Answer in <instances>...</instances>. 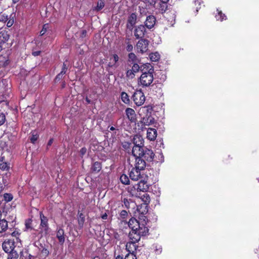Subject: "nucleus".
I'll return each mask as SVG.
<instances>
[{
  "label": "nucleus",
  "mask_w": 259,
  "mask_h": 259,
  "mask_svg": "<svg viewBox=\"0 0 259 259\" xmlns=\"http://www.w3.org/2000/svg\"><path fill=\"white\" fill-rule=\"evenodd\" d=\"M129 227L132 229L128 234L131 241L126 244V249L128 253H133L136 250L138 246L136 243L139 242L141 237L146 236L149 231L147 227L144 224H141L135 218H131L128 222Z\"/></svg>",
  "instance_id": "nucleus-1"
},
{
  "label": "nucleus",
  "mask_w": 259,
  "mask_h": 259,
  "mask_svg": "<svg viewBox=\"0 0 259 259\" xmlns=\"http://www.w3.org/2000/svg\"><path fill=\"white\" fill-rule=\"evenodd\" d=\"M142 74L138 81L140 85L143 87H149L153 81L154 77L153 73L154 69L153 66L150 64H144L141 67Z\"/></svg>",
  "instance_id": "nucleus-2"
},
{
  "label": "nucleus",
  "mask_w": 259,
  "mask_h": 259,
  "mask_svg": "<svg viewBox=\"0 0 259 259\" xmlns=\"http://www.w3.org/2000/svg\"><path fill=\"white\" fill-rule=\"evenodd\" d=\"M132 99L137 106H140L144 103L145 97L141 90H137L133 94Z\"/></svg>",
  "instance_id": "nucleus-3"
},
{
  "label": "nucleus",
  "mask_w": 259,
  "mask_h": 259,
  "mask_svg": "<svg viewBox=\"0 0 259 259\" xmlns=\"http://www.w3.org/2000/svg\"><path fill=\"white\" fill-rule=\"evenodd\" d=\"M3 248L7 253H11L12 255L15 253V256L14 258L16 259L17 253L16 251L14 252L15 248V243L14 241L8 240L4 241L3 243ZM11 259H12V258H11Z\"/></svg>",
  "instance_id": "nucleus-4"
},
{
  "label": "nucleus",
  "mask_w": 259,
  "mask_h": 259,
  "mask_svg": "<svg viewBox=\"0 0 259 259\" xmlns=\"http://www.w3.org/2000/svg\"><path fill=\"white\" fill-rule=\"evenodd\" d=\"M149 41L146 39L139 40L136 45V49L138 52L143 54L148 50Z\"/></svg>",
  "instance_id": "nucleus-5"
},
{
  "label": "nucleus",
  "mask_w": 259,
  "mask_h": 259,
  "mask_svg": "<svg viewBox=\"0 0 259 259\" xmlns=\"http://www.w3.org/2000/svg\"><path fill=\"white\" fill-rule=\"evenodd\" d=\"M40 229L42 233L44 232L45 234H47L49 231V225H48V219L45 217L42 212L40 213Z\"/></svg>",
  "instance_id": "nucleus-6"
},
{
  "label": "nucleus",
  "mask_w": 259,
  "mask_h": 259,
  "mask_svg": "<svg viewBox=\"0 0 259 259\" xmlns=\"http://www.w3.org/2000/svg\"><path fill=\"white\" fill-rule=\"evenodd\" d=\"M130 179L134 181H138L143 178V175L141 174V171L133 168L129 174Z\"/></svg>",
  "instance_id": "nucleus-7"
},
{
  "label": "nucleus",
  "mask_w": 259,
  "mask_h": 259,
  "mask_svg": "<svg viewBox=\"0 0 259 259\" xmlns=\"http://www.w3.org/2000/svg\"><path fill=\"white\" fill-rule=\"evenodd\" d=\"M146 32L145 27L143 25H140L137 27L134 31L135 36L137 38H142Z\"/></svg>",
  "instance_id": "nucleus-8"
},
{
  "label": "nucleus",
  "mask_w": 259,
  "mask_h": 259,
  "mask_svg": "<svg viewBox=\"0 0 259 259\" xmlns=\"http://www.w3.org/2000/svg\"><path fill=\"white\" fill-rule=\"evenodd\" d=\"M141 157L145 160L152 161L154 159V154L151 150L145 148Z\"/></svg>",
  "instance_id": "nucleus-9"
},
{
  "label": "nucleus",
  "mask_w": 259,
  "mask_h": 259,
  "mask_svg": "<svg viewBox=\"0 0 259 259\" xmlns=\"http://www.w3.org/2000/svg\"><path fill=\"white\" fill-rule=\"evenodd\" d=\"M137 17L136 13H132L129 16L126 24V26L128 29H132L133 28L134 26L137 23Z\"/></svg>",
  "instance_id": "nucleus-10"
},
{
  "label": "nucleus",
  "mask_w": 259,
  "mask_h": 259,
  "mask_svg": "<svg viewBox=\"0 0 259 259\" xmlns=\"http://www.w3.org/2000/svg\"><path fill=\"white\" fill-rule=\"evenodd\" d=\"M155 17L153 15H149L147 17L146 20L145 21V26L148 29H150L154 27V25L155 24Z\"/></svg>",
  "instance_id": "nucleus-11"
},
{
  "label": "nucleus",
  "mask_w": 259,
  "mask_h": 259,
  "mask_svg": "<svg viewBox=\"0 0 259 259\" xmlns=\"http://www.w3.org/2000/svg\"><path fill=\"white\" fill-rule=\"evenodd\" d=\"M145 149L144 147L134 146L132 150V154L136 157H141L143 155L144 151Z\"/></svg>",
  "instance_id": "nucleus-12"
},
{
  "label": "nucleus",
  "mask_w": 259,
  "mask_h": 259,
  "mask_svg": "<svg viewBox=\"0 0 259 259\" xmlns=\"http://www.w3.org/2000/svg\"><path fill=\"white\" fill-rule=\"evenodd\" d=\"M136 188L138 191L146 192L149 189L148 185L147 182L141 180L136 185Z\"/></svg>",
  "instance_id": "nucleus-13"
},
{
  "label": "nucleus",
  "mask_w": 259,
  "mask_h": 259,
  "mask_svg": "<svg viewBox=\"0 0 259 259\" xmlns=\"http://www.w3.org/2000/svg\"><path fill=\"white\" fill-rule=\"evenodd\" d=\"M136 165L135 168H136L140 171L143 170L146 167L145 160L142 157L136 158Z\"/></svg>",
  "instance_id": "nucleus-14"
},
{
  "label": "nucleus",
  "mask_w": 259,
  "mask_h": 259,
  "mask_svg": "<svg viewBox=\"0 0 259 259\" xmlns=\"http://www.w3.org/2000/svg\"><path fill=\"white\" fill-rule=\"evenodd\" d=\"M141 122L143 125L149 126L154 123L155 119L151 116H146L142 118Z\"/></svg>",
  "instance_id": "nucleus-15"
},
{
  "label": "nucleus",
  "mask_w": 259,
  "mask_h": 259,
  "mask_svg": "<svg viewBox=\"0 0 259 259\" xmlns=\"http://www.w3.org/2000/svg\"><path fill=\"white\" fill-rule=\"evenodd\" d=\"M125 112L128 119L131 122H135L136 120V115L135 111L134 109L130 108H127L125 110Z\"/></svg>",
  "instance_id": "nucleus-16"
},
{
  "label": "nucleus",
  "mask_w": 259,
  "mask_h": 259,
  "mask_svg": "<svg viewBox=\"0 0 259 259\" xmlns=\"http://www.w3.org/2000/svg\"><path fill=\"white\" fill-rule=\"evenodd\" d=\"M157 137V131L155 128H149L147 130V138L150 141H154Z\"/></svg>",
  "instance_id": "nucleus-17"
},
{
  "label": "nucleus",
  "mask_w": 259,
  "mask_h": 259,
  "mask_svg": "<svg viewBox=\"0 0 259 259\" xmlns=\"http://www.w3.org/2000/svg\"><path fill=\"white\" fill-rule=\"evenodd\" d=\"M56 237L58 238L59 243L61 244H63L65 242V233L64 231L62 228L58 229Z\"/></svg>",
  "instance_id": "nucleus-18"
},
{
  "label": "nucleus",
  "mask_w": 259,
  "mask_h": 259,
  "mask_svg": "<svg viewBox=\"0 0 259 259\" xmlns=\"http://www.w3.org/2000/svg\"><path fill=\"white\" fill-rule=\"evenodd\" d=\"M134 146L144 147V140L140 135H136L133 138Z\"/></svg>",
  "instance_id": "nucleus-19"
},
{
  "label": "nucleus",
  "mask_w": 259,
  "mask_h": 259,
  "mask_svg": "<svg viewBox=\"0 0 259 259\" xmlns=\"http://www.w3.org/2000/svg\"><path fill=\"white\" fill-rule=\"evenodd\" d=\"M9 39V34L7 31H2L0 32V43L4 45Z\"/></svg>",
  "instance_id": "nucleus-20"
},
{
  "label": "nucleus",
  "mask_w": 259,
  "mask_h": 259,
  "mask_svg": "<svg viewBox=\"0 0 259 259\" xmlns=\"http://www.w3.org/2000/svg\"><path fill=\"white\" fill-rule=\"evenodd\" d=\"M12 143L10 140L8 138L7 139H4L1 141L0 146L3 149L8 150L11 146Z\"/></svg>",
  "instance_id": "nucleus-21"
},
{
  "label": "nucleus",
  "mask_w": 259,
  "mask_h": 259,
  "mask_svg": "<svg viewBox=\"0 0 259 259\" xmlns=\"http://www.w3.org/2000/svg\"><path fill=\"white\" fill-rule=\"evenodd\" d=\"M102 168L101 164L99 162H94L91 167V170L92 172L97 173L100 171Z\"/></svg>",
  "instance_id": "nucleus-22"
},
{
  "label": "nucleus",
  "mask_w": 259,
  "mask_h": 259,
  "mask_svg": "<svg viewBox=\"0 0 259 259\" xmlns=\"http://www.w3.org/2000/svg\"><path fill=\"white\" fill-rule=\"evenodd\" d=\"M78 227L80 229H82L83 227L85 222V217L82 213L78 212V217L77 219Z\"/></svg>",
  "instance_id": "nucleus-23"
},
{
  "label": "nucleus",
  "mask_w": 259,
  "mask_h": 259,
  "mask_svg": "<svg viewBox=\"0 0 259 259\" xmlns=\"http://www.w3.org/2000/svg\"><path fill=\"white\" fill-rule=\"evenodd\" d=\"M160 55L158 52L152 53L149 55V58L153 62L158 61L160 59Z\"/></svg>",
  "instance_id": "nucleus-24"
},
{
  "label": "nucleus",
  "mask_w": 259,
  "mask_h": 259,
  "mask_svg": "<svg viewBox=\"0 0 259 259\" xmlns=\"http://www.w3.org/2000/svg\"><path fill=\"white\" fill-rule=\"evenodd\" d=\"M10 168L9 164L3 161V157L0 159V169L3 170H8Z\"/></svg>",
  "instance_id": "nucleus-25"
},
{
  "label": "nucleus",
  "mask_w": 259,
  "mask_h": 259,
  "mask_svg": "<svg viewBox=\"0 0 259 259\" xmlns=\"http://www.w3.org/2000/svg\"><path fill=\"white\" fill-rule=\"evenodd\" d=\"M7 228V222L4 219L0 221V233L5 231Z\"/></svg>",
  "instance_id": "nucleus-26"
},
{
  "label": "nucleus",
  "mask_w": 259,
  "mask_h": 259,
  "mask_svg": "<svg viewBox=\"0 0 259 259\" xmlns=\"http://www.w3.org/2000/svg\"><path fill=\"white\" fill-rule=\"evenodd\" d=\"M105 6V3L103 0H99L97 2V6L95 7L94 9V10L96 11H100Z\"/></svg>",
  "instance_id": "nucleus-27"
},
{
  "label": "nucleus",
  "mask_w": 259,
  "mask_h": 259,
  "mask_svg": "<svg viewBox=\"0 0 259 259\" xmlns=\"http://www.w3.org/2000/svg\"><path fill=\"white\" fill-rule=\"evenodd\" d=\"M121 99L122 102L125 104H129L130 100L128 95L125 92H122L121 94Z\"/></svg>",
  "instance_id": "nucleus-28"
},
{
  "label": "nucleus",
  "mask_w": 259,
  "mask_h": 259,
  "mask_svg": "<svg viewBox=\"0 0 259 259\" xmlns=\"http://www.w3.org/2000/svg\"><path fill=\"white\" fill-rule=\"evenodd\" d=\"M120 180L121 182L125 185H128L130 184V179L125 174H122L120 177Z\"/></svg>",
  "instance_id": "nucleus-29"
},
{
  "label": "nucleus",
  "mask_w": 259,
  "mask_h": 259,
  "mask_svg": "<svg viewBox=\"0 0 259 259\" xmlns=\"http://www.w3.org/2000/svg\"><path fill=\"white\" fill-rule=\"evenodd\" d=\"M167 3L161 2L159 4V11L162 13H164L167 9Z\"/></svg>",
  "instance_id": "nucleus-30"
},
{
  "label": "nucleus",
  "mask_w": 259,
  "mask_h": 259,
  "mask_svg": "<svg viewBox=\"0 0 259 259\" xmlns=\"http://www.w3.org/2000/svg\"><path fill=\"white\" fill-rule=\"evenodd\" d=\"M39 250L40 251L42 256L44 257H47L49 254L48 249L44 247L42 245L40 246V247L39 248Z\"/></svg>",
  "instance_id": "nucleus-31"
},
{
  "label": "nucleus",
  "mask_w": 259,
  "mask_h": 259,
  "mask_svg": "<svg viewBox=\"0 0 259 259\" xmlns=\"http://www.w3.org/2000/svg\"><path fill=\"white\" fill-rule=\"evenodd\" d=\"M141 199L144 202L145 205H148L150 201V196L148 194H144L141 196Z\"/></svg>",
  "instance_id": "nucleus-32"
},
{
  "label": "nucleus",
  "mask_w": 259,
  "mask_h": 259,
  "mask_svg": "<svg viewBox=\"0 0 259 259\" xmlns=\"http://www.w3.org/2000/svg\"><path fill=\"white\" fill-rule=\"evenodd\" d=\"M32 220L31 219H27L25 221V231L31 230L32 229V227L31 226Z\"/></svg>",
  "instance_id": "nucleus-33"
},
{
  "label": "nucleus",
  "mask_w": 259,
  "mask_h": 259,
  "mask_svg": "<svg viewBox=\"0 0 259 259\" xmlns=\"http://www.w3.org/2000/svg\"><path fill=\"white\" fill-rule=\"evenodd\" d=\"M153 249L156 254H159L161 253L162 248L161 245L153 244Z\"/></svg>",
  "instance_id": "nucleus-34"
},
{
  "label": "nucleus",
  "mask_w": 259,
  "mask_h": 259,
  "mask_svg": "<svg viewBox=\"0 0 259 259\" xmlns=\"http://www.w3.org/2000/svg\"><path fill=\"white\" fill-rule=\"evenodd\" d=\"M218 11V15L215 16V17L218 20H220L221 21H223L224 19H226V16L225 14H223L222 12L220 11Z\"/></svg>",
  "instance_id": "nucleus-35"
},
{
  "label": "nucleus",
  "mask_w": 259,
  "mask_h": 259,
  "mask_svg": "<svg viewBox=\"0 0 259 259\" xmlns=\"http://www.w3.org/2000/svg\"><path fill=\"white\" fill-rule=\"evenodd\" d=\"M128 61L135 62L137 60V57L133 53H130L128 55Z\"/></svg>",
  "instance_id": "nucleus-36"
},
{
  "label": "nucleus",
  "mask_w": 259,
  "mask_h": 259,
  "mask_svg": "<svg viewBox=\"0 0 259 259\" xmlns=\"http://www.w3.org/2000/svg\"><path fill=\"white\" fill-rule=\"evenodd\" d=\"M126 76L128 78L132 79L135 77V73L131 69L126 71Z\"/></svg>",
  "instance_id": "nucleus-37"
},
{
  "label": "nucleus",
  "mask_w": 259,
  "mask_h": 259,
  "mask_svg": "<svg viewBox=\"0 0 259 259\" xmlns=\"http://www.w3.org/2000/svg\"><path fill=\"white\" fill-rule=\"evenodd\" d=\"M4 198L6 202H10L13 199V197L10 193H5L4 195Z\"/></svg>",
  "instance_id": "nucleus-38"
},
{
  "label": "nucleus",
  "mask_w": 259,
  "mask_h": 259,
  "mask_svg": "<svg viewBox=\"0 0 259 259\" xmlns=\"http://www.w3.org/2000/svg\"><path fill=\"white\" fill-rule=\"evenodd\" d=\"M157 0H143L144 3L151 7H155Z\"/></svg>",
  "instance_id": "nucleus-39"
},
{
  "label": "nucleus",
  "mask_w": 259,
  "mask_h": 259,
  "mask_svg": "<svg viewBox=\"0 0 259 259\" xmlns=\"http://www.w3.org/2000/svg\"><path fill=\"white\" fill-rule=\"evenodd\" d=\"M38 138V136L37 135V134L35 132H33L30 138L31 142L32 143H35V142L37 141Z\"/></svg>",
  "instance_id": "nucleus-40"
},
{
  "label": "nucleus",
  "mask_w": 259,
  "mask_h": 259,
  "mask_svg": "<svg viewBox=\"0 0 259 259\" xmlns=\"http://www.w3.org/2000/svg\"><path fill=\"white\" fill-rule=\"evenodd\" d=\"M124 259H137L136 255L133 253H128Z\"/></svg>",
  "instance_id": "nucleus-41"
},
{
  "label": "nucleus",
  "mask_w": 259,
  "mask_h": 259,
  "mask_svg": "<svg viewBox=\"0 0 259 259\" xmlns=\"http://www.w3.org/2000/svg\"><path fill=\"white\" fill-rule=\"evenodd\" d=\"M8 20V16L5 14H0V22L5 23Z\"/></svg>",
  "instance_id": "nucleus-42"
},
{
  "label": "nucleus",
  "mask_w": 259,
  "mask_h": 259,
  "mask_svg": "<svg viewBox=\"0 0 259 259\" xmlns=\"http://www.w3.org/2000/svg\"><path fill=\"white\" fill-rule=\"evenodd\" d=\"M5 115L2 112H0V126L3 125L5 122Z\"/></svg>",
  "instance_id": "nucleus-43"
},
{
  "label": "nucleus",
  "mask_w": 259,
  "mask_h": 259,
  "mask_svg": "<svg viewBox=\"0 0 259 259\" xmlns=\"http://www.w3.org/2000/svg\"><path fill=\"white\" fill-rule=\"evenodd\" d=\"M131 202H132L131 199L128 200L126 198H124L123 199V204H124L125 207L126 208H130Z\"/></svg>",
  "instance_id": "nucleus-44"
},
{
  "label": "nucleus",
  "mask_w": 259,
  "mask_h": 259,
  "mask_svg": "<svg viewBox=\"0 0 259 259\" xmlns=\"http://www.w3.org/2000/svg\"><path fill=\"white\" fill-rule=\"evenodd\" d=\"M140 66L137 63H134L132 66V70L136 73L139 71Z\"/></svg>",
  "instance_id": "nucleus-45"
},
{
  "label": "nucleus",
  "mask_w": 259,
  "mask_h": 259,
  "mask_svg": "<svg viewBox=\"0 0 259 259\" xmlns=\"http://www.w3.org/2000/svg\"><path fill=\"white\" fill-rule=\"evenodd\" d=\"M119 215L122 219H125L127 217L128 214L126 210H122L121 211Z\"/></svg>",
  "instance_id": "nucleus-46"
},
{
  "label": "nucleus",
  "mask_w": 259,
  "mask_h": 259,
  "mask_svg": "<svg viewBox=\"0 0 259 259\" xmlns=\"http://www.w3.org/2000/svg\"><path fill=\"white\" fill-rule=\"evenodd\" d=\"M133 50V46L129 42H126V50L127 52H132Z\"/></svg>",
  "instance_id": "nucleus-47"
},
{
  "label": "nucleus",
  "mask_w": 259,
  "mask_h": 259,
  "mask_svg": "<svg viewBox=\"0 0 259 259\" xmlns=\"http://www.w3.org/2000/svg\"><path fill=\"white\" fill-rule=\"evenodd\" d=\"M48 24H45L44 25L42 30L40 32V35H43L46 33V32L47 31V29L48 28Z\"/></svg>",
  "instance_id": "nucleus-48"
},
{
  "label": "nucleus",
  "mask_w": 259,
  "mask_h": 259,
  "mask_svg": "<svg viewBox=\"0 0 259 259\" xmlns=\"http://www.w3.org/2000/svg\"><path fill=\"white\" fill-rule=\"evenodd\" d=\"M67 69V67L66 66V65L65 64V63H64L63 64L62 70L60 73L61 74H62L63 75L65 74L66 72Z\"/></svg>",
  "instance_id": "nucleus-49"
},
{
  "label": "nucleus",
  "mask_w": 259,
  "mask_h": 259,
  "mask_svg": "<svg viewBox=\"0 0 259 259\" xmlns=\"http://www.w3.org/2000/svg\"><path fill=\"white\" fill-rule=\"evenodd\" d=\"M87 152V149L85 147L82 148L80 150V154L81 157H82Z\"/></svg>",
  "instance_id": "nucleus-50"
},
{
  "label": "nucleus",
  "mask_w": 259,
  "mask_h": 259,
  "mask_svg": "<svg viewBox=\"0 0 259 259\" xmlns=\"http://www.w3.org/2000/svg\"><path fill=\"white\" fill-rule=\"evenodd\" d=\"M112 59H113L114 64H115L118 61L119 57L117 54H114L113 55Z\"/></svg>",
  "instance_id": "nucleus-51"
},
{
  "label": "nucleus",
  "mask_w": 259,
  "mask_h": 259,
  "mask_svg": "<svg viewBox=\"0 0 259 259\" xmlns=\"http://www.w3.org/2000/svg\"><path fill=\"white\" fill-rule=\"evenodd\" d=\"M63 74L61 73H59L55 78L56 81H59L60 79H61L63 76Z\"/></svg>",
  "instance_id": "nucleus-52"
},
{
  "label": "nucleus",
  "mask_w": 259,
  "mask_h": 259,
  "mask_svg": "<svg viewBox=\"0 0 259 259\" xmlns=\"http://www.w3.org/2000/svg\"><path fill=\"white\" fill-rule=\"evenodd\" d=\"M13 23H14V21L13 20H9L8 22H7V26L8 27H10L11 26H12V25L13 24Z\"/></svg>",
  "instance_id": "nucleus-53"
},
{
  "label": "nucleus",
  "mask_w": 259,
  "mask_h": 259,
  "mask_svg": "<svg viewBox=\"0 0 259 259\" xmlns=\"http://www.w3.org/2000/svg\"><path fill=\"white\" fill-rule=\"evenodd\" d=\"M145 210L144 211H141L140 209H139V206H138L137 207V210L139 211L142 214H145V213H146L147 212V210L146 209L147 206H145Z\"/></svg>",
  "instance_id": "nucleus-54"
},
{
  "label": "nucleus",
  "mask_w": 259,
  "mask_h": 259,
  "mask_svg": "<svg viewBox=\"0 0 259 259\" xmlns=\"http://www.w3.org/2000/svg\"><path fill=\"white\" fill-rule=\"evenodd\" d=\"M40 51H35L32 52V55L34 56H37L40 54Z\"/></svg>",
  "instance_id": "nucleus-55"
},
{
  "label": "nucleus",
  "mask_w": 259,
  "mask_h": 259,
  "mask_svg": "<svg viewBox=\"0 0 259 259\" xmlns=\"http://www.w3.org/2000/svg\"><path fill=\"white\" fill-rule=\"evenodd\" d=\"M101 218L103 220H106L107 219L108 215L106 213H105L104 214L102 215Z\"/></svg>",
  "instance_id": "nucleus-56"
},
{
  "label": "nucleus",
  "mask_w": 259,
  "mask_h": 259,
  "mask_svg": "<svg viewBox=\"0 0 259 259\" xmlns=\"http://www.w3.org/2000/svg\"><path fill=\"white\" fill-rule=\"evenodd\" d=\"M53 139H50L49 142H48V146H50L52 143H53Z\"/></svg>",
  "instance_id": "nucleus-57"
},
{
  "label": "nucleus",
  "mask_w": 259,
  "mask_h": 259,
  "mask_svg": "<svg viewBox=\"0 0 259 259\" xmlns=\"http://www.w3.org/2000/svg\"><path fill=\"white\" fill-rule=\"evenodd\" d=\"M202 1L201 0H195V4L196 5L197 4H198L200 5L201 4Z\"/></svg>",
  "instance_id": "nucleus-58"
},
{
  "label": "nucleus",
  "mask_w": 259,
  "mask_h": 259,
  "mask_svg": "<svg viewBox=\"0 0 259 259\" xmlns=\"http://www.w3.org/2000/svg\"><path fill=\"white\" fill-rule=\"evenodd\" d=\"M28 259H35V257L33 255L29 254L28 256Z\"/></svg>",
  "instance_id": "nucleus-59"
},
{
  "label": "nucleus",
  "mask_w": 259,
  "mask_h": 259,
  "mask_svg": "<svg viewBox=\"0 0 259 259\" xmlns=\"http://www.w3.org/2000/svg\"><path fill=\"white\" fill-rule=\"evenodd\" d=\"M85 101H87L88 104L91 103V100L88 97L85 98Z\"/></svg>",
  "instance_id": "nucleus-60"
},
{
  "label": "nucleus",
  "mask_w": 259,
  "mask_h": 259,
  "mask_svg": "<svg viewBox=\"0 0 259 259\" xmlns=\"http://www.w3.org/2000/svg\"><path fill=\"white\" fill-rule=\"evenodd\" d=\"M116 259H124L123 256H120V255H118L117 257H116Z\"/></svg>",
  "instance_id": "nucleus-61"
},
{
  "label": "nucleus",
  "mask_w": 259,
  "mask_h": 259,
  "mask_svg": "<svg viewBox=\"0 0 259 259\" xmlns=\"http://www.w3.org/2000/svg\"><path fill=\"white\" fill-rule=\"evenodd\" d=\"M3 183L5 185H7V182L6 180H5V179H3Z\"/></svg>",
  "instance_id": "nucleus-62"
},
{
  "label": "nucleus",
  "mask_w": 259,
  "mask_h": 259,
  "mask_svg": "<svg viewBox=\"0 0 259 259\" xmlns=\"http://www.w3.org/2000/svg\"><path fill=\"white\" fill-rule=\"evenodd\" d=\"M3 45H2L0 43V52L3 50Z\"/></svg>",
  "instance_id": "nucleus-63"
},
{
  "label": "nucleus",
  "mask_w": 259,
  "mask_h": 259,
  "mask_svg": "<svg viewBox=\"0 0 259 259\" xmlns=\"http://www.w3.org/2000/svg\"><path fill=\"white\" fill-rule=\"evenodd\" d=\"M161 2L167 3L169 0H160Z\"/></svg>",
  "instance_id": "nucleus-64"
}]
</instances>
